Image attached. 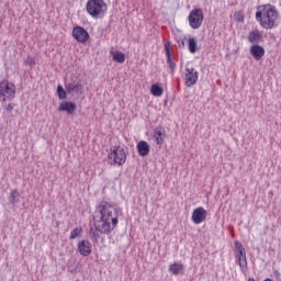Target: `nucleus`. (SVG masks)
I'll return each instance as SVG.
<instances>
[{
    "label": "nucleus",
    "instance_id": "a878e982",
    "mask_svg": "<svg viewBox=\"0 0 281 281\" xmlns=\"http://www.w3.org/2000/svg\"><path fill=\"white\" fill-rule=\"evenodd\" d=\"M25 64L30 65V67H33V65H36V61L34 60V58L32 56H27L25 59Z\"/></svg>",
    "mask_w": 281,
    "mask_h": 281
},
{
    "label": "nucleus",
    "instance_id": "5701e85b",
    "mask_svg": "<svg viewBox=\"0 0 281 281\" xmlns=\"http://www.w3.org/2000/svg\"><path fill=\"white\" fill-rule=\"evenodd\" d=\"M196 49H198L196 38L190 37L189 38V52L191 54H196Z\"/></svg>",
    "mask_w": 281,
    "mask_h": 281
},
{
    "label": "nucleus",
    "instance_id": "f03ea898",
    "mask_svg": "<svg viewBox=\"0 0 281 281\" xmlns=\"http://www.w3.org/2000/svg\"><path fill=\"white\" fill-rule=\"evenodd\" d=\"M256 19L263 30H273L278 26L280 13L273 4H263L257 8Z\"/></svg>",
    "mask_w": 281,
    "mask_h": 281
},
{
    "label": "nucleus",
    "instance_id": "4be33fe9",
    "mask_svg": "<svg viewBox=\"0 0 281 281\" xmlns=\"http://www.w3.org/2000/svg\"><path fill=\"white\" fill-rule=\"evenodd\" d=\"M112 60H114V63H124L126 60V55L120 50H116L114 53H112Z\"/></svg>",
    "mask_w": 281,
    "mask_h": 281
},
{
    "label": "nucleus",
    "instance_id": "9d476101",
    "mask_svg": "<svg viewBox=\"0 0 281 281\" xmlns=\"http://www.w3.org/2000/svg\"><path fill=\"white\" fill-rule=\"evenodd\" d=\"M205 218H207V211H205V209H203V206H200V207L193 210L191 221L195 225H201V223H203V221H205Z\"/></svg>",
    "mask_w": 281,
    "mask_h": 281
},
{
    "label": "nucleus",
    "instance_id": "f8f14e48",
    "mask_svg": "<svg viewBox=\"0 0 281 281\" xmlns=\"http://www.w3.org/2000/svg\"><path fill=\"white\" fill-rule=\"evenodd\" d=\"M250 54L255 60H261L262 56H265V47L255 44L250 47Z\"/></svg>",
    "mask_w": 281,
    "mask_h": 281
},
{
    "label": "nucleus",
    "instance_id": "f3484780",
    "mask_svg": "<svg viewBox=\"0 0 281 281\" xmlns=\"http://www.w3.org/2000/svg\"><path fill=\"white\" fill-rule=\"evenodd\" d=\"M154 137L156 144H164V139H166V130L161 126L156 127L154 130Z\"/></svg>",
    "mask_w": 281,
    "mask_h": 281
},
{
    "label": "nucleus",
    "instance_id": "412c9836",
    "mask_svg": "<svg viewBox=\"0 0 281 281\" xmlns=\"http://www.w3.org/2000/svg\"><path fill=\"white\" fill-rule=\"evenodd\" d=\"M19 199H21V194H19L18 190H11L8 201L11 205H16L19 203Z\"/></svg>",
    "mask_w": 281,
    "mask_h": 281
},
{
    "label": "nucleus",
    "instance_id": "ddd939ff",
    "mask_svg": "<svg viewBox=\"0 0 281 281\" xmlns=\"http://www.w3.org/2000/svg\"><path fill=\"white\" fill-rule=\"evenodd\" d=\"M91 243L89 240H81L78 243V251L81 256H89L91 254Z\"/></svg>",
    "mask_w": 281,
    "mask_h": 281
},
{
    "label": "nucleus",
    "instance_id": "6ab92c4d",
    "mask_svg": "<svg viewBox=\"0 0 281 281\" xmlns=\"http://www.w3.org/2000/svg\"><path fill=\"white\" fill-rule=\"evenodd\" d=\"M184 269L186 267L180 261L173 262L169 266V272L172 273L173 276H179V273H183Z\"/></svg>",
    "mask_w": 281,
    "mask_h": 281
},
{
    "label": "nucleus",
    "instance_id": "20e7f679",
    "mask_svg": "<svg viewBox=\"0 0 281 281\" xmlns=\"http://www.w3.org/2000/svg\"><path fill=\"white\" fill-rule=\"evenodd\" d=\"M203 10L193 9L188 16L189 25L192 30H199L203 25Z\"/></svg>",
    "mask_w": 281,
    "mask_h": 281
},
{
    "label": "nucleus",
    "instance_id": "a211bd4d",
    "mask_svg": "<svg viewBox=\"0 0 281 281\" xmlns=\"http://www.w3.org/2000/svg\"><path fill=\"white\" fill-rule=\"evenodd\" d=\"M262 41V35L260 34V31L254 30L248 34V42L252 45H258Z\"/></svg>",
    "mask_w": 281,
    "mask_h": 281
},
{
    "label": "nucleus",
    "instance_id": "7ed1b4c3",
    "mask_svg": "<svg viewBox=\"0 0 281 281\" xmlns=\"http://www.w3.org/2000/svg\"><path fill=\"white\" fill-rule=\"evenodd\" d=\"M86 10L93 19H104L108 7L104 0H88Z\"/></svg>",
    "mask_w": 281,
    "mask_h": 281
},
{
    "label": "nucleus",
    "instance_id": "b1692460",
    "mask_svg": "<svg viewBox=\"0 0 281 281\" xmlns=\"http://www.w3.org/2000/svg\"><path fill=\"white\" fill-rule=\"evenodd\" d=\"M82 236V228L76 227L72 232H70V240H74L76 238H80Z\"/></svg>",
    "mask_w": 281,
    "mask_h": 281
},
{
    "label": "nucleus",
    "instance_id": "2eb2a0df",
    "mask_svg": "<svg viewBox=\"0 0 281 281\" xmlns=\"http://www.w3.org/2000/svg\"><path fill=\"white\" fill-rule=\"evenodd\" d=\"M136 148L140 157H147V155L150 153V145H148L146 140L138 142Z\"/></svg>",
    "mask_w": 281,
    "mask_h": 281
},
{
    "label": "nucleus",
    "instance_id": "423d86ee",
    "mask_svg": "<svg viewBox=\"0 0 281 281\" xmlns=\"http://www.w3.org/2000/svg\"><path fill=\"white\" fill-rule=\"evenodd\" d=\"M14 93H15L14 85L8 81L0 82V100L2 102H5V100L12 99L14 97Z\"/></svg>",
    "mask_w": 281,
    "mask_h": 281
},
{
    "label": "nucleus",
    "instance_id": "c756f323",
    "mask_svg": "<svg viewBox=\"0 0 281 281\" xmlns=\"http://www.w3.org/2000/svg\"><path fill=\"white\" fill-rule=\"evenodd\" d=\"M238 21H243V18H241V19H238Z\"/></svg>",
    "mask_w": 281,
    "mask_h": 281
},
{
    "label": "nucleus",
    "instance_id": "0eeeda50",
    "mask_svg": "<svg viewBox=\"0 0 281 281\" xmlns=\"http://www.w3.org/2000/svg\"><path fill=\"white\" fill-rule=\"evenodd\" d=\"M109 159H113L117 166H123L126 162V151L120 146H114L112 153L109 154Z\"/></svg>",
    "mask_w": 281,
    "mask_h": 281
},
{
    "label": "nucleus",
    "instance_id": "dca6fc26",
    "mask_svg": "<svg viewBox=\"0 0 281 281\" xmlns=\"http://www.w3.org/2000/svg\"><path fill=\"white\" fill-rule=\"evenodd\" d=\"M165 52H166L167 63L169 65V69L171 71V74H175V69H177V64H175V61H172V57H171V54H170V42H167L165 44Z\"/></svg>",
    "mask_w": 281,
    "mask_h": 281
},
{
    "label": "nucleus",
    "instance_id": "39448f33",
    "mask_svg": "<svg viewBox=\"0 0 281 281\" xmlns=\"http://www.w3.org/2000/svg\"><path fill=\"white\" fill-rule=\"evenodd\" d=\"M235 256L241 271H245L247 269V251L240 241H235Z\"/></svg>",
    "mask_w": 281,
    "mask_h": 281
},
{
    "label": "nucleus",
    "instance_id": "4468645a",
    "mask_svg": "<svg viewBox=\"0 0 281 281\" xmlns=\"http://www.w3.org/2000/svg\"><path fill=\"white\" fill-rule=\"evenodd\" d=\"M67 93H76L77 95H82V83L80 82H71L66 85Z\"/></svg>",
    "mask_w": 281,
    "mask_h": 281
},
{
    "label": "nucleus",
    "instance_id": "393cba45",
    "mask_svg": "<svg viewBox=\"0 0 281 281\" xmlns=\"http://www.w3.org/2000/svg\"><path fill=\"white\" fill-rule=\"evenodd\" d=\"M57 94L59 100L67 99V90H65L61 85L57 86Z\"/></svg>",
    "mask_w": 281,
    "mask_h": 281
},
{
    "label": "nucleus",
    "instance_id": "9b49d317",
    "mask_svg": "<svg viewBox=\"0 0 281 281\" xmlns=\"http://www.w3.org/2000/svg\"><path fill=\"white\" fill-rule=\"evenodd\" d=\"M77 105L71 101H63L59 104L58 111H64L68 113V115H74L76 113Z\"/></svg>",
    "mask_w": 281,
    "mask_h": 281
},
{
    "label": "nucleus",
    "instance_id": "bb28decb",
    "mask_svg": "<svg viewBox=\"0 0 281 281\" xmlns=\"http://www.w3.org/2000/svg\"><path fill=\"white\" fill-rule=\"evenodd\" d=\"M179 47H186V42L183 40H181V42H179Z\"/></svg>",
    "mask_w": 281,
    "mask_h": 281
},
{
    "label": "nucleus",
    "instance_id": "cd10ccee",
    "mask_svg": "<svg viewBox=\"0 0 281 281\" xmlns=\"http://www.w3.org/2000/svg\"><path fill=\"white\" fill-rule=\"evenodd\" d=\"M8 110H9V111H12V105H9V106H8Z\"/></svg>",
    "mask_w": 281,
    "mask_h": 281
},
{
    "label": "nucleus",
    "instance_id": "c85d7f7f",
    "mask_svg": "<svg viewBox=\"0 0 281 281\" xmlns=\"http://www.w3.org/2000/svg\"><path fill=\"white\" fill-rule=\"evenodd\" d=\"M263 281H273V280H271V279H266V280H263Z\"/></svg>",
    "mask_w": 281,
    "mask_h": 281
},
{
    "label": "nucleus",
    "instance_id": "aec40b11",
    "mask_svg": "<svg viewBox=\"0 0 281 281\" xmlns=\"http://www.w3.org/2000/svg\"><path fill=\"white\" fill-rule=\"evenodd\" d=\"M150 93L155 98H161L164 95V88H161L159 85L154 83L150 88Z\"/></svg>",
    "mask_w": 281,
    "mask_h": 281
},
{
    "label": "nucleus",
    "instance_id": "6e6552de",
    "mask_svg": "<svg viewBox=\"0 0 281 281\" xmlns=\"http://www.w3.org/2000/svg\"><path fill=\"white\" fill-rule=\"evenodd\" d=\"M186 87H194V83L199 81V71L196 69L187 66L183 75Z\"/></svg>",
    "mask_w": 281,
    "mask_h": 281
},
{
    "label": "nucleus",
    "instance_id": "f257e3e1",
    "mask_svg": "<svg viewBox=\"0 0 281 281\" xmlns=\"http://www.w3.org/2000/svg\"><path fill=\"white\" fill-rule=\"evenodd\" d=\"M117 209L106 201L98 204L95 210V217L99 218L94 223L95 228H91L89 236L92 243L100 240V234L109 236L115 227H117Z\"/></svg>",
    "mask_w": 281,
    "mask_h": 281
},
{
    "label": "nucleus",
    "instance_id": "1a4fd4ad",
    "mask_svg": "<svg viewBox=\"0 0 281 281\" xmlns=\"http://www.w3.org/2000/svg\"><path fill=\"white\" fill-rule=\"evenodd\" d=\"M72 36L77 43H87L89 41V32L82 26L74 27Z\"/></svg>",
    "mask_w": 281,
    "mask_h": 281
}]
</instances>
